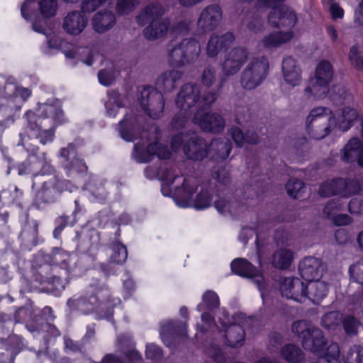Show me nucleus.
<instances>
[{
    "label": "nucleus",
    "mask_w": 363,
    "mask_h": 363,
    "mask_svg": "<svg viewBox=\"0 0 363 363\" xmlns=\"http://www.w3.org/2000/svg\"><path fill=\"white\" fill-rule=\"evenodd\" d=\"M24 118L26 123L19 133L18 145L23 146L30 154L16 167L18 174L33 176L50 174L52 171L50 161L44 152L35 154L38 147L32 142L39 139L41 144L46 145L53 140V128L64 121L60 103L55 100L52 104H40L35 111H28Z\"/></svg>",
    "instance_id": "obj_1"
},
{
    "label": "nucleus",
    "mask_w": 363,
    "mask_h": 363,
    "mask_svg": "<svg viewBox=\"0 0 363 363\" xmlns=\"http://www.w3.org/2000/svg\"><path fill=\"white\" fill-rule=\"evenodd\" d=\"M164 13L160 4H152L140 13L137 21L141 26L150 23L144 30V35L148 40L159 38L168 32L172 38V43L167 47L169 63L173 67L179 68L198 57L200 45L194 39L183 38L189 30L186 23H179L169 30L168 20L160 21Z\"/></svg>",
    "instance_id": "obj_2"
},
{
    "label": "nucleus",
    "mask_w": 363,
    "mask_h": 363,
    "mask_svg": "<svg viewBox=\"0 0 363 363\" xmlns=\"http://www.w3.org/2000/svg\"><path fill=\"white\" fill-rule=\"evenodd\" d=\"M201 79L206 88L202 91L203 94L201 99L199 96L201 91L197 85L186 84L182 86L176 100L177 106L180 111L174 117L172 125L175 128L184 127L188 121V110L198 103L200 108L195 113L193 122L205 132L219 133L225 126L223 117L218 113H208L204 111V108L211 106L217 98L216 92L207 90L216 80L215 70L211 67L205 69Z\"/></svg>",
    "instance_id": "obj_3"
},
{
    "label": "nucleus",
    "mask_w": 363,
    "mask_h": 363,
    "mask_svg": "<svg viewBox=\"0 0 363 363\" xmlns=\"http://www.w3.org/2000/svg\"><path fill=\"white\" fill-rule=\"evenodd\" d=\"M174 167L160 169L148 167L145 170V175L148 179L158 177L162 181L161 191L165 196L174 194V201L179 207L194 206L198 210L208 208L213 199L212 189L201 186L198 194H194L198 189V182L194 177L183 178L176 173Z\"/></svg>",
    "instance_id": "obj_4"
},
{
    "label": "nucleus",
    "mask_w": 363,
    "mask_h": 363,
    "mask_svg": "<svg viewBox=\"0 0 363 363\" xmlns=\"http://www.w3.org/2000/svg\"><path fill=\"white\" fill-rule=\"evenodd\" d=\"M337 96L330 95L333 100L344 105L336 118L330 116L331 111L325 107H317L310 112L307 121V129L311 136L320 140L337 130L345 132L352 125L359 116V111L353 103L352 95L343 89H339Z\"/></svg>",
    "instance_id": "obj_5"
},
{
    "label": "nucleus",
    "mask_w": 363,
    "mask_h": 363,
    "mask_svg": "<svg viewBox=\"0 0 363 363\" xmlns=\"http://www.w3.org/2000/svg\"><path fill=\"white\" fill-rule=\"evenodd\" d=\"M186 143L184 145V152L188 158L193 160H201L208 154L215 160H224L230 155L231 150L230 142L225 139L213 140L208 147L204 140L198 138L194 133H179L172 140L171 145L174 151L181 148L184 141Z\"/></svg>",
    "instance_id": "obj_6"
},
{
    "label": "nucleus",
    "mask_w": 363,
    "mask_h": 363,
    "mask_svg": "<svg viewBox=\"0 0 363 363\" xmlns=\"http://www.w3.org/2000/svg\"><path fill=\"white\" fill-rule=\"evenodd\" d=\"M38 6L40 12L44 19L34 20L33 22V30L47 36L48 44L50 48L60 49L63 51L66 57L77 58L87 65H91L96 55H94L89 48H73L69 50H67L65 49L67 45L65 40L55 35L51 36L47 33L45 29L47 22L45 19L55 16L57 11V0H40Z\"/></svg>",
    "instance_id": "obj_7"
},
{
    "label": "nucleus",
    "mask_w": 363,
    "mask_h": 363,
    "mask_svg": "<svg viewBox=\"0 0 363 363\" xmlns=\"http://www.w3.org/2000/svg\"><path fill=\"white\" fill-rule=\"evenodd\" d=\"M108 294L107 290L91 287L84 297H73L68 300L67 304L72 311H79L84 314L94 313L96 319L105 318L111 320L113 306L120 303V300L114 299L111 301L113 303H111L109 299H104Z\"/></svg>",
    "instance_id": "obj_8"
},
{
    "label": "nucleus",
    "mask_w": 363,
    "mask_h": 363,
    "mask_svg": "<svg viewBox=\"0 0 363 363\" xmlns=\"http://www.w3.org/2000/svg\"><path fill=\"white\" fill-rule=\"evenodd\" d=\"M307 282L306 286L298 278H284L280 285L281 294L298 302L309 299L314 303H318L326 295L328 286L318 279Z\"/></svg>",
    "instance_id": "obj_9"
},
{
    "label": "nucleus",
    "mask_w": 363,
    "mask_h": 363,
    "mask_svg": "<svg viewBox=\"0 0 363 363\" xmlns=\"http://www.w3.org/2000/svg\"><path fill=\"white\" fill-rule=\"evenodd\" d=\"M333 77V69L330 62L320 61L304 90V95L308 99H320L329 93V84Z\"/></svg>",
    "instance_id": "obj_10"
},
{
    "label": "nucleus",
    "mask_w": 363,
    "mask_h": 363,
    "mask_svg": "<svg viewBox=\"0 0 363 363\" xmlns=\"http://www.w3.org/2000/svg\"><path fill=\"white\" fill-rule=\"evenodd\" d=\"M292 332L302 339V345L313 353L320 354L323 352L326 345L323 332L313 328L311 323L305 320L295 322L291 327Z\"/></svg>",
    "instance_id": "obj_11"
},
{
    "label": "nucleus",
    "mask_w": 363,
    "mask_h": 363,
    "mask_svg": "<svg viewBox=\"0 0 363 363\" xmlns=\"http://www.w3.org/2000/svg\"><path fill=\"white\" fill-rule=\"evenodd\" d=\"M108 1V0H84L82 11H72L67 13L65 17L62 24L65 31L73 35L80 34L84 30L87 24V18L84 13L94 11L97 7Z\"/></svg>",
    "instance_id": "obj_12"
},
{
    "label": "nucleus",
    "mask_w": 363,
    "mask_h": 363,
    "mask_svg": "<svg viewBox=\"0 0 363 363\" xmlns=\"http://www.w3.org/2000/svg\"><path fill=\"white\" fill-rule=\"evenodd\" d=\"M140 107L152 118L160 117L164 106L162 93L152 86H143L138 89Z\"/></svg>",
    "instance_id": "obj_13"
},
{
    "label": "nucleus",
    "mask_w": 363,
    "mask_h": 363,
    "mask_svg": "<svg viewBox=\"0 0 363 363\" xmlns=\"http://www.w3.org/2000/svg\"><path fill=\"white\" fill-rule=\"evenodd\" d=\"M269 64L264 57H254L244 71L241 84L245 89H253L265 79Z\"/></svg>",
    "instance_id": "obj_14"
},
{
    "label": "nucleus",
    "mask_w": 363,
    "mask_h": 363,
    "mask_svg": "<svg viewBox=\"0 0 363 363\" xmlns=\"http://www.w3.org/2000/svg\"><path fill=\"white\" fill-rule=\"evenodd\" d=\"M283 0H259V7H272L269 15V22L276 27H293L296 23V16L288 6L279 4Z\"/></svg>",
    "instance_id": "obj_15"
},
{
    "label": "nucleus",
    "mask_w": 363,
    "mask_h": 363,
    "mask_svg": "<svg viewBox=\"0 0 363 363\" xmlns=\"http://www.w3.org/2000/svg\"><path fill=\"white\" fill-rule=\"evenodd\" d=\"M222 316L219 317V322L223 328L227 345L230 347L241 345L245 340V331L244 323L241 324L239 320L244 319L245 322H248L250 318H245L242 313L236 314L233 317L235 323L230 324V319L225 311L222 312Z\"/></svg>",
    "instance_id": "obj_16"
},
{
    "label": "nucleus",
    "mask_w": 363,
    "mask_h": 363,
    "mask_svg": "<svg viewBox=\"0 0 363 363\" xmlns=\"http://www.w3.org/2000/svg\"><path fill=\"white\" fill-rule=\"evenodd\" d=\"M77 261L74 257H71L69 254L60 249H55L52 252V264L59 267L64 274H60L59 277H55L57 281H61V288L65 289L63 279L67 281L74 277L81 275L82 269L76 264Z\"/></svg>",
    "instance_id": "obj_17"
},
{
    "label": "nucleus",
    "mask_w": 363,
    "mask_h": 363,
    "mask_svg": "<svg viewBox=\"0 0 363 363\" xmlns=\"http://www.w3.org/2000/svg\"><path fill=\"white\" fill-rule=\"evenodd\" d=\"M362 190V187L357 181L346 182L342 179H337L323 183L320 186L319 194L323 196L340 194L343 197H349L352 194H359Z\"/></svg>",
    "instance_id": "obj_18"
},
{
    "label": "nucleus",
    "mask_w": 363,
    "mask_h": 363,
    "mask_svg": "<svg viewBox=\"0 0 363 363\" xmlns=\"http://www.w3.org/2000/svg\"><path fill=\"white\" fill-rule=\"evenodd\" d=\"M231 269L235 274L253 279L257 285L262 300L264 301L266 294L262 286L264 278L259 269L243 258L235 259L231 262Z\"/></svg>",
    "instance_id": "obj_19"
},
{
    "label": "nucleus",
    "mask_w": 363,
    "mask_h": 363,
    "mask_svg": "<svg viewBox=\"0 0 363 363\" xmlns=\"http://www.w3.org/2000/svg\"><path fill=\"white\" fill-rule=\"evenodd\" d=\"M155 156L160 159H167L170 156L167 147L158 143L149 144L145 149L144 144H135L133 157L139 163H146L151 161Z\"/></svg>",
    "instance_id": "obj_20"
},
{
    "label": "nucleus",
    "mask_w": 363,
    "mask_h": 363,
    "mask_svg": "<svg viewBox=\"0 0 363 363\" xmlns=\"http://www.w3.org/2000/svg\"><path fill=\"white\" fill-rule=\"evenodd\" d=\"M349 310L351 313L342 315L341 323L346 334L355 335L362 326L357 318L363 316V295L350 304Z\"/></svg>",
    "instance_id": "obj_21"
},
{
    "label": "nucleus",
    "mask_w": 363,
    "mask_h": 363,
    "mask_svg": "<svg viewBox=\"0 0 363 363\" xmlns=\"http://www.w3.org/2000/svg\"><path fill=\"white\" fill-rule=\"evenodd\" d=\"M215 179L218 183L216 190V199L214 201V206L216 210L224 215H234V204L225 199H223L220 195V191H223L230 182L228 172L225 168H222L215 172Z\"/></svg>",
    "instance_id": "obj_22"
},
{
    "label": "nucleus",
    "mask_w": 363,
    "mask_h": 363,
    "mask_svg": "<svg viewBox=\"0 0 363 363\" xmlns=\"http://www.w3.org/2000/svg\"><path fill=\"white\" fill-rule=\"evenodd\" d=\"M59 155L68 176L71 177L75 173L86 171L87 167L85 163L82 160L77 157L75 147L73 144H69L66 148H62Z\"/></svg>",
    "instance_id": "obj_23"
},
{
    "label": "nucleus",
    "mask_w": 363,
    "mask_h": 363,
    "mask_svg": "<svg viewBox=\"0 0 363 363\" xmlns=\"http://www.w3.org/2000/svg\"><path fill=\"white\" fill-rule=\"evenodd\" d=\"M222 18V11L218 5H211L205 8L198 20V27L203 32L215 29Z\"/></svg>",
    "instance_id": "obj_24"
},
{
    "label": "nucleus",
    "mask_w": 363,
    "mask_h": 363,
    "mask_svg": "<svg viewBox=\"0 0 363 363\" xmlns=\"http://www.w3.org/2000/svg\"><path fill=\"white\" fill-rule=\"evenodd\" d=\"M63 186L65 189L69 192L74 191L77 186L72 184L69 181H62L57 183V186H54L51 182H44L43 186L39 189L35 195V202L37 205L41 202H52L54 201L55 196L57 193V188Z\"/></svg>",
    "instance_id": "obj_25"
},
{
    "label": "nucleus",
    "mask_w": 363,
    "mask_h": 363,
    "mask_svg": "<svg viewBox=\"0 0 363 363\" xmlns=\"http://www.w3.org/2000/svg\"><path fill=\"white\" fill-rule=\"evenodd\" d=\"M247 59V52L242 48L233 49L223 64V71L225 75L237 73Z\"/></svg>",
    "instance_id": "obj_26"
},
{
    "label": "nucleus",
    "mask_w": 363,
    "mask_h": 363,
    "mask_svg": "<svg viewBox=\"0 0 363 363\" xmlns=\"http://www.w3.org/2000/svg\"><path fill=\"white\" fill-rule=\"evenodd\" d=\"M186 335V324L174 320H166L162 323L160 336L164 345L171 347L172 340L179 335Z\"/></svg>",
    "instance_id": "obj_27"
},
{
    "label": "nucleus",
    "mask_w": 363,
    "mask_h": 363,
    "mask_svg": "<svg viewBox=\"0 0 363 363\" xmlns=\"http://www.w3.org/2000/svg\"><path fill=\"white\" fill-rule=\"evenodd\" d=\"M282 73L286 83L291 86H296L302 81L301 69L296 60L291 57H286L282 62Z\"/></svg>",
    "instance_id": "obj_28"
},
{
    "label": "nucleus",
    "mask_w": 363,
    "mask_h": 363,
    "mask_svg": "<svg viewBox=\"0 0 363 363\" xmlns=\"http://www.w3.org/2000/svg\"><path fill=\"white\" fill-rule=\"evenodd\" d=\"M342 207L343 203L339 199H334L328 202L323 212L336 225H345L352 222V218L348 215L338 213Z\"/></svg>",
    "instance_id": "obj_29"
},
{
    "label": "nucleus",
    "mask_w": 363,
    "mask_h": 363,
    "mask_svg": "<svg viewBox=\"0 0 363 363\" xmlns=\"http://www.w3.org/2000/svg\"><path fill=\"white\" fill-rule=\"evenodd\" d=\"M322 268L321 261L313 257L304 258L299 264L301 276L306 281L318 279Z\"/></svg>",
    "instance_id": "obj_30"
},
{
    "label": "nucleus",
    "mask_w": 363,
    "mask_h": 363,
    "mask_svg": "<svg viewBox=\"0 0 363 363\" xmlns=\"http://www.w3.org/2000/svg\"><path fill=\"white\" fill-rule=\"evenodd\" d=\"M234 35L227 33L221 36L213 34L207 45V54L210 57L216 56L221 50L228 48L233 41Z\"/></svg>",
    "instance_id": "obj_31"
},
{
    "label": "nucleus",
    "mask_w": 363,
    "mask_h": 363,
    "mask_svg": "<svg viewBox=\"0 0 363 363\" xmlns=\"http://www.w3.org/2000/svg\"><path fill=\"white\" fill-rule=\"evenodd\" d=\"M294 37L292 31L273 32L264 37L261 42L262 45L267 49H274L288 43Z\"/></svg>",
    "instance_id": "obj_32"
},
{
    "label": "nucleus",
    "mask_w": 363,
    "mask_h": 363,
    "mask_svg": "<svg viewBox=\"0 0 363 363\" xmlns=\"http://www.w3.org/2000/svg\"><path fill=\"white\" fill-rule=\"evenodd\" d=\"M116 22L114 14L111 11H101L95 14L92 20L94 29L97 33H104L113 26Z\"/></svg>",
    "instance_id": "obj_33"
},
{
    "label": "nucleus",
    "mask_w": 363,
    "mask_h": 363,
    "mask_svg": "<svg viewBox=\"0 0 363 363\" xmlns=\"http://www.w3.org/2000/svg\"><path fill=\"white\" fill-rule=\"evenodd\" d=\"M182 74L180 71L175 69L165 72L157 78L156 85L164 91H171L175 88L177 82L181 79Z\"/></svg>",
    "instance_id": "obj_34"
},
{
    "label": "nucleus",
    "mask_w": 363,
    "mask_h": 363,
    "mask_svg": "<svg viewBox=\"0 0 363 363\" xmlns=\"http://www.w3.org/2000/svg\"><path fill=\"white\" fill-rule=\"evenodd\" d=\"M137 121V118L128 115L125 116L124 118L120 121L118 131L124 140L130 142L135 140L134 133Z\"/></svg>",
    "instance_id": "obj_35"
},
{
    "label": "nucleus",
    "mask_w": 363,
    "mask_h": 363,
    "mask_svg": "<svg viewBox=\"0 0 363 363\" xmlns=\"http://www.w3.org/2000/svg\"><path fill=\"white\" fill-rule=\"evenodd\" d=\"M85 190L90 193L91 197L89 199L91 201H98L101 202L106 196V191L104 188V182L98 178H94L91 182L87 183L85 185Z\"/></svg>",
    "instance_id": "obj_36"
},
{
    "label": "nucleus",
    "mask_w": 363,
    "mask_h": 363,
    "mask_svg": "<svg viewBox=\"0 0 363 363\" xmlns=\"http://www.w3.org/2000/svg\"><path fill=\"white\" fill-rule=\"evenodd\" d=\"M21 240L28 247L36 245L38 237V224L35 220H32L26 224L20 235Z\"/></svg>",
    "instance_id": "obj_37"
},
{
    "label": "nucleus",
    "mask_w": 363,
    "mask_h": 363,
    "mask_svg": "<svg viewBox=\"0 0 363 363\" xmlns=\"http://www.w3.org/2000/svg\"><path fill=\"white\" fill-rule=\"evenodd\" d=\"M342 315L339 311H331L325 314L321 320L322 326L328 330H336L340 328Z\"/></svg>",
    "instance_id": "obj_38"
},
{
    "label": "nucleus",
    "mask_w": 363,
    "mask_h": 363,
    "mask_svg": "<svg viewBox=\"0 0 363 363\" xmlns=\"http://www.w3.org/2000/svg\"><path fill=\"white\" fill-rule=\"evenodd\" d=\"M23 191L16 185L11 184L0 193V200L6 205L16 203L21 198Z\"/></svg>",
    "instance_id": "obj_39"
},
{
    "label": "nucleus",
    "mask_w": 363,
    "mask_h": 363,
    "mask_svg": "<svg viewBox=\"0 0 363 363\" xmlns=\"http://www.w3.org/2000/svg\"><path fill=\"white\" fill-rule=\"evenodd\" d=\"M28 330L35 335L36 333H38L40 330L43 332V337L48 341L50 336L56 337H58L60 333L57 328L49 323H43L40 325V328L34 325L33 323L27 324L26 325Z\"/></svg>",
    "instance_id": "obj_40"
},
{
    "label": "nucleus",
    "mask_w": 363,
    "mask_h": 363,
    "mask_svg": "<svg viewBox=\"0 0 363 363\" xmlns=\"http://www.w3.org/2000/svg\"><path fill=\"white\" fill-rule=\"evenodd\" d=\"M293 259V254L289 250L281 249L273 257V264L279 269H286Z\"/></svg>",
    "instance_id": "obj_41"
},
{
    "label": "nucleus",
    "mask_w": 363,
    "mask_h": 363,
    "mask_svg": "<svg viewBox=\"0 0 363 363\" xmlns=\"http://www.w3.org/2000/svg\"><path fill=\"white\" fill-rule=\"evenodd\" d=\"M219 298L216 293L208 291L202 297V301L197 306V311L213 310L219 306Z\"/></svg>",
    "instance_id": "obj_42"
},
{
    "label": "nucleus",
    "mask_w": 363,
    "mask_h": 363,
    "mask_svg": "<svg viewBox=\"0 0 363 363\" xmlns=\"http://www.w3.org/2000/svg\"><path fill=\"white\" fill-rule=\"evenodd\" d=\"M284 359L291 363H298L303 359V352L294 345L289 344L281 352Z\"/></svg>",
    "instance_id": "obj_43"
},
{
    "label": "nucleus",
    "mask_w": 363,
    "mask_h": 363,
    "mask_svg": "<svg viewBox=\"0 0 363 363\" xmlns=\"http://www.w3.org/2000/svg\"><path fill=\"white\" fill-rule=\"evenodd\" d=\"M107 114L111 117H115L117 115L118 110L124 106L125 104L122 101L120 95L117 91H112L109 96V99L105 104Z\"/></svg>",
    "instance_id": "obj_44"
},
{
    "label": "nucleus",
    "mask_w": 363,
    "mask_h": 363,
    "mask_svg": "<svg viewBox=\"0 0 363 363\" xmlns=\"http://www.w3.org/2000/svg\"><path fill=\"white\" fill-rule=\"evenodd\" d=\"M230 134L235 143L240 147L242 146L245 143L256 144L258 142L257 134L252 133L250 136L248 134L244 136L238 128H233Z\"/></svg>",
    "instance_id": "obj_45"
},
{
    "label": "nucleus",
    "mask_w": 363,
    "mask_h": 363,
    "mask_svg": "<svg viewBox=\"0 0 363 363\" xmlns=\"http://www.w3.org/2000/svg\"><path fill=\"white\" fill-rule=\"evenodd\" d=\"M344 363H363V347L353 345L344 354Z\"/></svg>",
    "instance_id": "obj_46"
},
{
    "label": "nucleus",
    "mask_w": 363,
    "mask_h": 363,
    "mask_svg": "<svg viewBox=\"0 0 363 363\" xmlns=\"http://www.w3.org/2000/svg\"><path fill=\"white\" fill-rule=\"evenodd\" d=\"M113 254L111 257V262L116 264L125 262L128 257L127 249L125 245L121 243H116L113 245Z\"/></svg>",
    "instance_id": "obj_47"
},
{
    "label": "nucleus",
    "mask_w": 363,
    "mask_h": 363,
    "mask_svg": "<svg viewBox=\"0 0 363 363\" xmlns=\"http://www.w3.org/2000/svg\"><path fill=\"white\" fill-rule=\"evenodd\" d=\"M303 183L298 179L289 180V182L286 184V189L288 194L294 199L298 197V194L302 190V189H303Z\"/></svg>",
    "instance_id": "obj_48"
},
{
    "label": "nucleus",
    "mask_w": 363,
    "mask_h": 363,
    "mask_svg": "<svg viewBox=\"0 0 363 363\" xmlns=\"http://www.w3.org/2000/svg\"><path fill=\"white\" fill-rule=\"evenodd\" d=\"M138 3V0H118L116 11L119 14L128 13Z\"/></svg>",
    "instance_id": "obj_49"
},
{
    "label": "nucleus",
    "mask_w": 363,
    "mask_h": 363,
    "mask_svg": "<svg viewBox=\"0 0 363 363\" xmlns=\"http://www.w3.org/2000/svg\"><path fill=\"white\" fill-rule=\"evenodd\" d=\"M349 60L352 66L358 70H363V58L359 54L357 47L352 46L349 53Z\"/></svg>",
    "instance_id": "obj_50"
},
{
    "label": "nucleus",
    "mask_w": 363,
    "mask_h": 363,
    "mask_svg": "<svg viewBox=\"0 0 363 363\" xmlns=\"http://www.w3.org/2000/svg\"><path fill=\"white\" fill-rule=\"evenodd\" d=\"M351 278L357 282L363 283V262H357L350 267Z\"/></svg>",
    "instance_id": "obj_51"
},
{
    "label": "nucleus",
    "mask_w": 363,
    "mask_h": 363,
    "mask_svg": "<svg viewBox=\"0 0 363 363\" xmlns=\"http://www.w3.org/2000/svg\"><path fill=\"white\" fill-rule=\"evenodd\" d=\"M146 357L152 361L159 359L162 355V352L161 348L155 344H148L146 346Z\"/></svg>",
    "instance_id": "obj_52"
},
{
    "label": "nucleus",
    "mask_w": 363,
    "mask_h": 363,
    "mask_svg": "<svg viewBox=\"0 0 363 363\" xmlns=\"http://www.w3.org/2000/svg\"><path fill=\"white\" fill-rule=\"evenodd\" d=\"M35 8L34 1L32 0H26L23 4L21 12L22 17L26 21L31 20V14Z\"/></svg>",
    "instance_id": "obj_53"
},
{
    "label": "nucleus",
    "mask_w": 363,
    "mask_h": 363,
    "mask_svg": "<svg viewBox=\"0 0 363 363\" xmlns=\"http://www.w3.org/2000/svg\"><path fill=\"white\" fill-rule=\"evenodd\" d=\"M99 83L104 86H109L114 79V74L111 70H101L98 74Z\"/></svg>",
    "instance_id": "obj_54"
},
{
    "label": "nucleus",
    "mask_w": 363,
    "mask_h": 363,
    "mask_svg": "<svg viewBox=\"0 0 363 363\" xmlns=\"http://www.w3.org/2000/svg\"><path fill=\"white\" fill-rule=\"evenodd\" d=\"M362 203L358 198L352 199L348 205V209L352 214H359L362 211Z\"/></svg>",
    "instance_id": "obj_55"
},
{
    "label": "nucleus",
    "mask_w": 363,
    "mask_h": 363,
    "mask_svg": "<svg viewBox=\"0 0 363 363\" xmlns=\"http://www.w3.org/2000/svg\"><path fill=\"white\" fill-rule=\"evenodd\" d=\"M332 17L335 19L341 18L343 16V9L336 4H332L330 8Z\"/></svg>",
    "instance_id": "obj_56"
},
{
    "label": "nucleus",
    "mask_w": 363,
    "mask_h": 363,
    "mask_svg": "<svg viewBox=\"0 0 363 363\" xmlns=\"http://www.w3.org/2000/svg\"><path fill=\"white\" fill-rule=\"evenodd\" d=\"M125 356L130 362H135L141 360V355L135 350H130L128 352H125Z\"/></svg>",
    "instance_id": "obj_57"
},
{
    "label": "nucleus",
    "mask_w": 363,
    "mask_h": 363,
    "mask_svg": "<svg viewBox=\"0 0 363 363\" xmlns=\"http://www.w3.org/2000/svg\"><path fill=\"white\" fill-rule=\"evenodd\" d=\"M253 234H254L253 230L248 228H243L240 232V240H242V242L244 244H246L248 238H252L253 236Z\"/></svg>",
    "instance_id": "obj_58"
},
{
    "label": "nucleus",
    "mask_w": 363,
    "mask_h": 363,
    "mask_svg": "<svg viewBox=\"0 0 363 363\" xmlns=\"http://www.w3.org/2000/svg\"><path fill=\"white\" fill-rule=\"evenodd\" d=\"M335 238L338 243L343 244L347 241L348 235L344 229H340L335 232Z\"/></svg>",
    "instance_id": "obj_59"
},
{
    "label": "nucleus",
    "mask_w": 363,
    "mask_h": 363,
    "mask_svg": "<svg viewBox=\"0 0 363 363\" xmlns=\"http://www.w3.org/2000/svg\"><path fill=\"white\" fill-rule=\"evenodd\" d=\"M134 282L132 279L123 280V287L126 295L129 296L130 294V292L134 289Z\"/></svg>",
    "instance_id": "obj_60"
},
{
    "label": "nucleus",
    "mask_w": 363,
    "mask_h": 363,
    "mask_svg": "<svg viewBox=\"0 0 363 363\" xmlns=\"http://www.w3.org/2000/svg\"><path fill=\"white\" fill-rule=\"evenodd\" d=\"M15 122V118L13 115H9L6 118L0 122V125L4 128H6L10 127Z\"/></svg>",
    "instance_id": "obj_61"
},
{
    "label": "nucleus",
    "mask_w": 363,
    "mask_h": 363,
    "mask_svg": "<svg viewBox=\"0 0 363 363\" xmlns=\"http://www.w3.org/2000/svg\"><path fill=\"white\" fill-rule=\"evenodd\" d=\"M101 363H123L117 357L113 354H107L104 357Z\"/></svg>",
    "instance_id": "obj_62"
},
{
    "label": "nucleus",
    "mask_w": 363,
    "mask_h": 363,
    "mask_svg": "<svg viewBox=\"0 0 363 363\" xmlns=\"http://www.w3.org/2000/svg\"><path fill=\"white\" fill-rule=\"evenodd\" d=\"M201 320L204 324H206L209 328L213 323V320L211 315L208 313H203L201 315Z\"/></svg>",
    "instance_id": "obj_63"
},
{
    "label": "nucleus",
    "mask_w": 363,
    "mask_h": 363,
    "mask_svg": "<svg viewBox=\"0 0 363 363\" xmlns=\"http://www.w3.org/2000/svg\"><path fill=\"white\" fill-rule=\"evenodd\" d=\"M327 33L331 38V39L335 41L337 38V33L336 30L333 26H328L327 28Z\"/></svg>",
    "instance_id": "obj_64"
}]
</instances>
